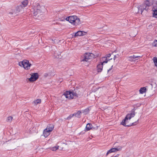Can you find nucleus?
I'll list each match as a JSON object with an SVG mask.
<instances>
[{"mask_svg": "<svg viewBox=\"0 0 157 157\" xmlns=\"http://www.w3.org/2000/svg\"><path fill=\"white\" fill-rule=\"evenodd\" d=\"M135 115V112L134 111H132L129 113L127 114L125 117L124 119L123 120L121 124L125 126L130 127L136 124L135 123L137 122L138 121V119L137 120L136 122H133L132 123L129 124L128 120H130L131 118L133 117Z\"/></svg>", "mask_w": 157, "mask_h": 157, "instance_id": "1", "label": "nucleus"}, {"mask_svg": "<svg viewBox=\"0 0 157 157\" xmlns=\"http://www.w3.org/2000/svg\"><path fill=\"white\" fill-rule=\"evenodd\" d=\"M32 12L33 15V17L35 19H37L38 17L41 16L43 13L40 6L38 4L33 7Z\"/></svg>", "mask_w": 157, "mask_h": 157, "instance_id": "2", "label": "nucleus"}, {"mask_svg": "<svg viewBox=\"0 0 157 157\" xmlns=\"http://www.w3.org/2000/svg\"><path fill=\"white\" fill-rule=\"evenodd\" d=\"M18 65L21 67H23L27 70L29 69L32 64L29 63V61L27 59H24L22 61L19 62Z\"/></svg>", "mask_w": 157, "mask_h": 157, "instance_id": "3", "label": "nucleus"}, {"mask_svg": "<svg viewBox=\"0 0 157 157\" xmlns=\"http://www.w3.org/2000/svg\"><path fill=\"white\" fill-rule=\"evenodd\" d=\"M95 57V56L93 53H86L82 57L81 61L87 62L89 59H92Z\"/></svg>", "mask_w": 157, "mask_h": 157, "instance_id": "4", "label": "nucleus"}, {"mask_svg": "<svg viewBox=\"0 0 157 157\" xmlns=\"http://www.w3.org/2000/svg\"><path fill=\"white\" fill-rule=\"evenodd\" d=\"M150 6V4L148 1H147L145 3L143 4L140 7L138 8V13L140 11L142 14L144 10H147L149 7Z\"/></svg>", "mask_w": 157, "mask_h": 157, "instance_id": "5", "label": "nucleus"}, {"mask_svg": "<svg viewBox=\"0 0 157 157\" xmlns=\"http://www.w3.org/2000/svg\"><path fill=\"white\" fill-rule=\"evenodd\" d=\"M38 77L39 75L37 73H33L31 75V77L29 78V80L30 82L35 81L38 78Z\"/></svg>", "mask_w": 157, "mask_h": 157, "instance_id": "6", "label": "nucleus"}, {"mask_svg": "<svg viewBox=\"0 0 157 157\" xmlns=\"http://www.w3.org/2000/svg\"><path fill=\"white\" fill-rule=\"evenodd\" d=\"M76 18V16H71L67 17L66 20L69 21L70 23L74 24Z\"/></svg>", "mask_w": 157, "mask_h": 157, "instance_id": "7", "label": "nucleus"}, {"mask_svg": "<svg viewBox=\"0 0 157 157\" xmlns=\"http://www.w3.org/2000/svg\"><path fill=\"white\" fill-rule=\"evenodd\" d=\"M108 61H103V62H101L100 63L98 64L97 66L98 72H101L102 70L103 64L104 63H107Z\"/></svg>", "mask_w": 157, "mask_h": 157, "instance_id": "8", "label": "nucleus"}, {"mask_svg": "<svg viewBox=\"0 0 157 157\" xmlns=\"http://www.w3.org/2000/svg\"><path fill=\"white\" fill-rule=\"evenodd\" d=\"M71 92L66 91L63 94V95L66 98L69 99H71L73 98V96L71 94Z\"/></svg>", "mask_w": 157, "mask_h": 157, "instance_id": "9", "label": "nucleus"}, {"mask_svg": "<svg viewBox=\"0 0 157 157\" xmlns=\"http://www.w3.org/2000/svg\"><path fill=\"white\" fill-rule=\"evenodd\" d=\"M118 151H119V149L117 148H112L107 151L106 154V156L112 152H114Z\"/></svg>", "mask_w": 157, "mask_h": 157, "instance_id": "10", "label": "nucleus"}, {"mask_svg": "<svg viewBox=\"0 0 157 157\" xmlns=\"http://www.w3.org/2000/svg\"><path fill=\"white\" fill-rule=\"evenodd\" d=\"M54 128V125L52 124H50L48 125L47 128H46L47 129L48 132H51L53 130Z\"/></svg>", "mask_w": 157, "mask_h": 157, "instance_id": "11", "label": "nucleus"}, {"mask_svg": "<svg viewBox=\"0 0 157 157\" xmlns=\"http://www.w3.org/2000/svg\"><path fill=\"white\" fill-rule=\"evenodd\" d=\"M153 17L157 18V7H153L152 8Z\"/></svg>", "mask_w": 157, "mask_h": 157, "instance_id": "12", "label": "nucleus"}, {"mask_svg": "<svg viewBox=\"0 0 157 157\" xmlns=\"http://www.w3.org/2000/svg\"><path fill=\"white\" fill-rule=\"evenodd\" d=\"M83 33H86L82 31H78L75 33L74 37H76L77 36H82L84 35Z\"/></svg>", "mask_w": 157, "mask_h": 157, "instance_id": "13", "label": "nucleus"}, {"mask_svg": "<svg viewBox=\"0 0 157 157\" xmlns=\"http://www.w3.org/2000/svg\"><path fill=\"white\" fill-rule=\"evenodd\" d=\"M17 13L16 11V9H12L9 12V14L14 16L17 15Z\"/></svg>", "mask_w": 157, "mask_h": 157, "instance_id": "14", "label": "nucleus"}, {"mask_svg": "<svg viewBox=\"0 0 157 157\" xmlns=\"http://www.w3.org/2000/svg\"><path fill=\"white\" fill-rule=\"evenodd\" d=\"M50 132H48L47 129H45L43 131V134L45 137H47L50 134Z\"/></svg>", "mask_w": 157, "mask_h": 157, "instance_id": "15", "label": "nucleus"}, {"mask_svg": "<svg viewBox=\"0 0 157 157\" xmlns=\"http://www.w3.org/2000/svg\"><path fill=\"white\" fill-rule=\"evenodd\" d=\"M24 8L22 7V5H20L18 6L16 8V11L17 12V13L21 11H22Z\"/></svg>", "mask_w": 157, "mask_h": 157, "instance_id": "16", "label": "nucleus"}, {"mask_svg": "<svg viewBox=\"0 0 157 157\" xmlns=\"http://www.w3.org/2000/svg\"><path fill=\"white\" fill-rule=\"evenodd\" d=\"M80 23V20L77 16L76 18H75V22L74 23V25H77Z\"/></svg>", "mask_w": 157, "mask_h": 157, "instance_id": "17", "label": "nucleus"}, {"mask_svg": "<svg viewBox=\"0 0 157 157\" xmlns=\"http://www.w3.org/2000/svg\"><path fill=\"white\" fill-rule=\"evenodd\" d=\"M28 4V1L25 0L21 2V5H22V7L24 8Z\"/></svg>", "mask_w": 157, "mask_h": 157, "instance_id": "18", "label": "nucleus"}, {"mask_svg": "<svg viewBox=\"0 0 157 157\" xmlns=\"http://www.w3.org/2000/svg\"><path fill=\"white\" fill-rule=\"evenodd\" d=\"M92 125L90 123H88L86 124V130L87 131H88L92 128Z\"/></svg>", "mask_w": 157, "mask_h": 157, "instance_id": "19", "label": "nucleus"}, {"mask_svg": "<svg viewBox=\"0 0 157 157\" xmlns=\"http://www.w3.org/2000/svg\"><path fill=\"white\" fill-rule=\"evenodd\" d=\"M54 56L57 58H61V57L60 52H59L58 53L57 52H55L54 53Z\"/></svg>", "mask_w": 157, "mask_h": 157, "instance_id": "20", "label": "nucleus"}, {"mask_svg": "<svg viewBox=\"0 0 157 157\" xmlns=\"http://www.w3.org/2000/svg\"><path fill=\"white\" fill-rule=\"evenodd\" d=\"M111 55L110 54H109L106 55V56L105 57H102L101 59V61H107V58L109 57Z\"/></svg>", "mask_w": 157, "mask_h": 157, "instance_id": "21", "label": "nucleus"}, {"mask_svg": "<svg viewBox=\"0 0 157 157\" xmlns=\"http://www.w3.org/2000/svg\"><path fill=\"white\" fill-rule=\"evenodd\" d=\"M146 89L145 87L141 88L139 90L140 93L141 94H143L146 91Z\"/></svg>", "mask_w": 157, "mask_h": 157, "instance_id": "22", "label": "nucleus"}, {"mask_svg": "<svg viewBox=\"0 0 157 157\" xmlns=\"http://www.w3.org/2000/svg\"><path fill=\"white\" fill-rule=\"evenodd\" d=\"M41 101V100L40 99H37L36 100L33 101V103L35 105H36L40 103Z\"/></svg>", "mask_w": 157, "mask_h": 157, "instance_id": "23", "label": "nucleus"}, {"mask_svg": "<svg viewBox=\"0 0 157 157\" xmlns=\"http://www.w3.org/2000/svg\"><path fill=\"white\" fill-rule=\"evenodd\" d=\"M141 57L140 56H137L135 55H133V56H130V58H132L133 59H136V60L138 59H137V58Z\"/></svg>", "mask_w": 157, "mask_h": 157, "instance_id": "24", "label": "nucleus"}, {"mask_svg": "<svg viewBox=\"0 0 157 157\" xmlns=\"http://www.w3.org/2000/svg\"><path fill=\"white\" fill-rule=\"evenodd\" d=\"M12 119H13V117L11 116H10L9 117H7L6 121L7 122H11Z\"/></svg>", "mask_w": 157, "mask_h": 157, "instance_id": "25", "label": "nucleus"}, {"mask_svg": "<svg viewBox=\"0 0 157 157\" xmlns=\"http://www.w3.org/2000/svg\"><path fill=\"white\" fill-rule=\"evenodd\" d=\"M81 113V112L78 111L76 113L75 117L78 118H80V114Z\"/></svg>", "mask_w": 157, "mask_h": 157, "instance_id": "26", "label": "nucleus"}, {"mask_svg": "<svg viewBox=\"0 0 157 157\" xmlns=\"http://www.w3.org/2000/svg\"><path fill=\"white\" fill-rule=\"evenodd\" d=\"M71 94L72 96H73V97L74 96H75L76 97H78V95L77 94L76 92L74 90L72 92H71Z\"/></svg>", "mask_w": 157, "mask_h": 157, "instance_id": "27", "label": "nucleus"}, {"mask_svg": "<svg viewBox=\"0 0 157 157\" xmlns=\"http://www.w3.org/2000/svg\"><path fill=\"white\" fill-rule=\"evenodd\" d=\"M153 61L155 63V65L157 67V58L156 57H154L153 58Z\"/></svg>", "mask_w": 157, "mask_h": 157, "instance_id": "28", "label": "nucleus"}, {"mask_svg": "<svg viewBox=\"0 0 157 157\" xmlns=\"http://www.w3.org/2000/svg\"><path fill=\"white\" fill-rule=\"evenodd\" d=\"M89 109L87 108L84 110L83 112L85 113V114H86L89 113Z\"/></svg>", "mask_w": 157, "mask_h": 157, "instance_id": "29", "label": "nucleus"}, {"mask_svg": "<svg viewBox=\"0 0 157 157\" xmlns=\"http://www.w3.org/2000/svg\"><path fill=\"white\" fill-rule=\"evenodd\" d=\"M74 90L76 92L77 94L78 95H80V92L79 90H78V89H76Z\"/></svg>", "mask_w": 157, "mask_h": 157, "instance_id": "30", "label": "nucleus"}, {"mask_svg": "<svg viewBox=\"0 0 157 157\" xmlns=\"http://www.w3.org/2000/svg\"><path fill=\"white\" fill-rule=\"evenodd\" d=\"M58 147H59V146H58V147H53L52 149V151H56L57 149H58Z\"/></svg>", "mask_w": 157, "mask_h": 157, "instance_id": "31", "label": "nucleus"}, {"mask_svg": "<svg viewBox=\"0 0 157 157\" xmlns=\"http://www.w3.org/2000/svg\"><path fill=\"white\" fill-rule=\"evenodd\" d=\"M151 85L152 88L153 87V86H154L155 88L156 87V85L155 83H153L151 84Z\"/></svg>", "mask_w": 157, "mask_h": 157, "instance_id": "32", "label": "nucleus"}, {"mask_svg": "<svg viewBox=\"0 0 157 157\" xmlns=\"http://www.w3.org/2000/svg\"><path fill=\"white\" fill-rule=\"evenodd\" d=\"M72 115H70L69 116H68L67 118V120H69L71 119L73 116H72Z\"/></svg>", "mask_w": 157, "mask_h": 157, "instance_id": "33", "label": "nucleus"}, {"mask_svg": "<svg viewBox=\"0 0 157 157\" xmlns=\"http://www.w3.org/2000/svg\"><path fill=\"white\" fill-rule=\"evenodd\" d=\"M154 24H151V25H150L149 26V27H151V28H153L154 27Z\"/></svg>", "mask_w": 157, "mask_h": 157, "instance_id": "34", "label": "nucleus"}, {"mask_svg": "<svg viewBox=\"0 0 157 157\" xmlns=\"http://www.w3.org/2000/svg\"><path fill=\"white\" fill-rule=\"evenodd\" d=\"M128 60H129L130 61H132L133 60L132 59H133L132 58H130V56L128 57Z\"/></svg>", "mask_w": 157, "mask_h": 157, "instance_id": "35", "label": "nucleus"}, {"mask_svg": "<svg viewBox=\"0 0 157 157\" xmlns=\"http://www.w3.org/2000/svg\"><path fill=\"white\" fill-rule=\"evenodd\" d=\"M154 46H157V40L154 42Z\"/></svg>", "mask_w": 157, "mask_h": 157, "instance_id": "36", "label": "nucleus"}, {"mask_svg": "<svg viewBox=\"0 0 157 157\" xmlns=\"http://www.w3.org/2000/svg\"><path fill=\"white\" fill-rule=\"evenodd\" d=\"M113 67V66L112 65V66H111V68H110L109 69V70H108V72L109 71H110L111 69H112Z\"/></svg>", "mask_w": 157, "mask_h": 157, "instance_id": "37", "label": "nucleus"}, {"mask_svg": "<svg viewBox=\"0 0 157 157\" xmlns=\"http://www.w3.org/2000/svg\"><path fill=\"white\" fill-rule=\"evenodd\" d=\"M116 57H117L116 55H115V56H114V57H113V59H114V60H115V59L116 58Z\"/></svg>", "mask_w": 157, "mask_h": 157, "instance_id": "38", "label": "nucleus"}, {"mask_svg": "<svg viewBox=\"0 0 157 157\" xmlns=\"http://www.w3.org/2000/svg\"><path fill=\"white\" fill-rule=\"evenodd\" d=\"M75 114H76V113H74L72 115V116H73V117L74 116H75Z\"/></svg>", "mask_w": 157, "mask_h": 157, "instance_id": "39", "label": "nucleus"}, {"mask_svg": "<svg viewBox=\"0 0 157 157\" xmlns=\"http://www.w3.org/2000/svg\"><path fill=\"white\" fill-rule=\"evenodd\" d=\"M118 155H117L114 156V157H117Z\"/></svg>", "mask_w": 157, "mask_h": 157, "instance_id": "40", "label": "nucleus"}, {"mask_svg": "<svg viewBox=\"0 0 157 157\" xmlns=\"http://www.w3.org/2000/svg\"><path fill=\"white\" fill-rule=\"evenodd\" d=\"M155 2L156 3V4H157V1H156V2Z\"/></svg>", "mask_w": 157, "mask_h": 157, "instance_id": "41", "label": "nucleus"}, {"mask_svg": "<svg viewBox=\"0 0 157 157\" xmlns=\"http://www.w3.org/2000/svg\"><path fill=\"white\" fill-rule=\"evenodd\" d=\"M47 75H46V74H45V76H47Z\"/></svg>", "mask_w": 157, "mask_h": 157, "instance_id": "42", "label": "nucleus"}, {"mask_svg": "<svg viewBox=\"0 0 157 157\" xmlns=\"http://www.w3.org/2000/svg\"><path fill=\"white\" fill-rule=\"evenodd\" d=\"M47 75H46V74H45V76H47Z\"/></svg>", "mask_w": 157, "mask_h": 157, "instance_id": "43", "label": "nucleus"}]
</instances>
